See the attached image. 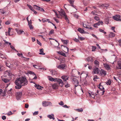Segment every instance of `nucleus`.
Here are the masks:
<instances>
[{"label": "nucleus", "mask_w": 121, "mask_h": 121, "mask_svg": "<svg viewBox=\"0 0 121 121\" xmlns=\"http://www.w3.org/2000/svg\"><path fill=\"white\" fill-rule=\"evenodd\" d=\"M103 23V22L102 21H101L99 22L98 23H97L96 24L99 26L100 25V24H102Z\"/></svg>", "instance_id": "36"}, {"label": "nucleus", "mask_w": 121, "mask_h": 121, "mask_svg": "<svg viewBox=\"0 0 121 121\" xmlns=\"http://www.w3.org/2000/svg\"><path fill=\"white\" fill-rule=\"evenodd\" d=\"M50 72L52 75H55L56 73V72L55 71H51Z\"/></svg>", "instance_id": "44"}, {"label": "nucleus", "mask_w": 121, "mask_h": 121, "mask_svg": "<svg viewBox=\"0 0 121 121\" xmlns=\"http://www.w3.org/2000/svg\"><path fill=\"white\" fill-rule=\"evenodd\" d=\"M88 95H89V96H91V95H97L95 94L94 93V92H91L90 91H89V92H88Z\"/></svg>", "instance_id": "25"}, {"label": "nucleus", "mask_w": 121, "mask_h": 121, "mask_svg": "<svg viewBox=\"0 0 121 121\" xmlns=\"http://www.w3.org/2000/svg\"><path fill=\"white\" fill-rule=\"evenodd\" d=\"M66 84H65V87L66 88H68L70 86V85L68 83V82L66 83Z\"/></svg>", "instance_id": "40"}, {"label": "nucleus", "mask_w": 121, "mask_h": 121, "mask_svg": "<svg viewBox=\"0 0 121 121\" xmlns=\"http://www.w3.org/2000/svg\"><path fill=\"white\" fill-rule=\"evenodd\" d=\"M61 40L62 41V42L64 43V44H66L67 43V40Z\"/></svg>", "instance_id": "53"}, {"label": "nucleus", "mask_w": 121, "mask_h": 121, "mask_svg": "<svg viewBox=\"0 0 121 121\" xmlns=\"http://www.w3.org/2000/svg\"><path fill=\"white\" fill-rule=\"evenodd\" d=\"M59 15H60V17L61 16L63 17H64L66 21L68 23L69 22V21L68 19V17L66 14V13L63 10H62L60 11H59Z\"/></svg>", "instance_id": "2"}, {"label": "nucleus", "mask_w": 121, "mask_h": 121, "mask_svg": "<svg viewBox=\"0 0 121 121\" xmlns=\"http://www.w3.org/2000/svg\"><path fill=\"white\" fill-rule=\"evenodd\" d=\"M16 30L18 34H20L22 33V32H24L23 31H21V30H18V29H16Z\"/></svg>", "instance_id": "24"}, {"label": "nucleus", "mask_w": 121, "mask_h": 121, "mask_svg": "<svg viewBox=\"0 0 121 121\" xmlns=\"http://www.w3.org/2000/svg\"><path fill=\"white\" fill-rule=\"evenodd\" d=\"M101 83H100L99 85V86H98V87L100 89L102 90H104V88L102 86H101Z\"/></svg>", "instance_id": "29"}, {"label": "nucleus", "mask_w": 121, "mask_h": 121, "mask_svg": "<svg viewBox=\"0 0 121 121\" xmlns=\"http://www.w3.org/2000/svg\"><path fill=\"white\" fill-rule=\"evenodd\" d=\"M96 49V48L95 46H92V51H94Z\"/></svg>", "instance_id": "39"}, {"label": "nucleus", "mask_w": 121, "mask_h": 121, "mask_svg": "<svg viewBox=\"0 0 121 121\" xmlns=\"http://www.w3.org/2000/svg\"><path fill=\"white\" fill-rule=\"evenodd\" d=\"M31 21V20H30ZM28 25L29 26L30 29H32L33 28V27L31 25V21L30 23H28Z\"/></svg>", "instance_id": "32"}, {"label": "nucleus", "mask_w": 121, "mask_h": 121, "mask_svg": "<svg viewBox=\"0 0 121 121\" xmlns=\"http://www.w3.org/2000/svg\"><path fill=\"white\" fill-rule=\"evenodd\" d=\"M78 31L82 33H84L85 31L82 29L80 28H78Z\"/></svg>", "instance_id": "23"}, {"label": "nucleus", "mask_w": 121, "mask_h": 121, "mask_svg": "<svg viewBox=\"0 0 121 121\" xmlns=\"http://www.w3.org/2000/svg\"><path fill=\"white\" fill-rule=\"evenodd\" d=\"M69 2L70 4H71V6L73 7H74V5L72 4L73 3L74 1V0H67Z\"/></svg>", "instance_id": "26"}, {"label": "nucleus", "mask_w": 121, "mask_h": 121, "mask_svg": "<svg viewBox=\"0 0 121 121\" xmlns=\"http://www.w3.org/2000/svg\"><path fill=\"white\" fill-rule=\"evenodd\" d=\"M98 26L96 24V23H95L94 24V25L93 26L94 27H98L97 26Z\"/></svg>", "instance_id": "63"}, {"label": "nucleus", "mask_w": 121, "mask_h": 121, "mask_svg": "<svg viewBox=\"0 0 121 121\" xmlns=\"http://www.w3.org/2000/svg\"><path fill=\"white\" fill-rule=\"evenodd\" d=\"M53 11L55 12V15L56 16V17L58 18H60V15H59L57 13H56V12L55 10H53Z\"/></svg>", "instance_id": "33"}, {"label": "nucleus", "mask_w": 121, "mask_h": 121, "mask_svg": "<svg viewBox=\"0 0 121 121\" xmlns=\"http://www.w3.org/2000/svg\"><path fill=\"white\" fill-rule=\"evenodd\" d=\"M49 20L46 19H42V20L43 22H46L48 21Z\"/></svg>", "instance_id": "50"}, {"label": "nucleus", "mask_w": 121, "mask_h": 121, "mask_svg": "<svg viewBox=\"0 0 121 121\" xmlns=\"http://www.w3.org/2000/svg\"><path fill=\"white\" fill-rule=\"evenodd\" d=\"M29 73L31 74H33V75H35V74L34 73L31 71H30L29 72Z\"/></svg>", "instance_id": "42"}, {"label": "nucleus", "mask_w": 121, "mask_h": 121, "mask_svg": "<svg viewBox=\"0 0 121 121\" xmlns=\"http://www.w3.org/2000/svg\"><path fill=\"white\" fill-rule=\"evenodd\" d=\"M69 76L66 75L63 76L61 77V78L63 80L64 82H66V80L69 79Z\"/></svg>", "instance_id": "12"}, {"label": "nucleus", "mask_w": 121, "mask_h": 121, "mask_svg": "<svg viewBox=\"0 0 121 121\" xmlns=\"http://www.w3.org/2000/svg\"><path fill=\"white\" fill-rule=\"evenodd\" d=\"M43 51L44 49L43 48L40 49L39 51L40 52V53H39V54L43 55H45V53L43 52Z\"/></svg>", "instance_id": "21"}, {"label": "nucleus", "mask_w": 121, "mask_h": 121, "mask_svg": "<svg viewBox=\"0 0 121 121\" xmlns=\"http://www.w3.org/2000/svg\"><path fill=\"white\" fill-rule=\"evenodd\" d=\"M11 32V29L10 28H9L8 29V32H7L6 33V35H10V33Z\"/></svg>", "instance_id": "30"}, {"label": "nucleus", "mask_w": 121, "mask_h": 121, "mask_svg": "<svg viewBox=\"0 0 121 121\" xmlns=\"http://www.w3.org/2000/svg\"><path fill=\"white\" fill-rule=\"evenodd\" d=\"M47 117L50 119H52L53 120L55 119L54 117V115L52 114L51 115H48Z\"/></svg>", "instance_id": "16"}, {"label": "nucleus", "mask_w": 121, "mask_h": 121, "mask_svg": "<svg viewBox=\"0 0 121 121\" xmlns=\"http://www.w3.org/2000/svg\"><path fill=\"white\" fill-rule=\"evenodd\" d=\"M87 61L88 62L91 61L92 62V57H88L86 59Z\"/></svg>", "instance_id": "27"}, {"label": "nucleus", "mask_w": 121, "mask_h": 121, "mask_svg": "<svg viewBox=\"0 0 121 121\" xmlns=\"http://www.w3.org/2000/svg\"><path fill=\"white\" fill-rule=\"evenodd\" d=\"M99 69L97 67H96L94 69L93 72L95 74H98L99 72Z\"/></svg>", "instance_id": "15"}, {"label": "nucleus", "mask_w": 121, "mask_h": 121, "mask_svg": "<svg viewBox=\"0 0 121 121\" xmlns=\"http://www.w3.org/2000/svg\"><path fill=\"white\" fill-rule=\"evenodd\" d=\"M78 112H82L83 111V110L82 108L78 109L77 110Z\"/></svg>", "instance_id": "49"}, {"label": "nucleus", "mask_w": 121, "mask_h": 121, "mask_svg": "<svg viewBox=\"0 0 121 121\" xmlns=\"http://www.w3.org/2000/svg\"><path fill=\"white\" fill-rule=\"evenodd\" d=\"M115 27L114 26L112 27L111 28V29L113 30V31L114 32H116L115 30H114V29H115Z\"/></svg>", "instance_id": "59"}, {"label": "nucleus", "mask_w": 121, "mask_h": 121, "mask_svg": "<svg viewBox=\"0 0 121 121\" xmlns=\"http://www.w3.org/2000/svg\"><path fill=\"white\" fill-rule=\"evenodd\" d=\"M56 78H52L50 76L49 78L48 79L49 80L51 81H54V82H56Z\"/></svg>", "instance_id": "19"}, {"label": "nucleus", "mask_w": 121, "mask_h": 121, "mask_svg": "<svg viewBox=\"0 0 121 121\" xmlns=\"http://www.w3.org/2000/svg\"><path fill=\"white\" fill-rule=\"evenodd\" d=\"M99 30L100 32L104 33V34H106V32H105V31H104V30H102L101 29H99Z\"/></svg>", "instance_id": "38"}, {"label": "nucleus", "mask_w": 121, "mask_h": 121, "mask_svg": "<svg viewBox=\"0 0 121 121\" xmlns=\"http://www.w3.org/2000/svg\"><path fill=\"white\" fill-rule=\"evenodd\" d=\"M39 113V112L38 111H35V112L33 113V115L34 116H35V115H37Z\"/></svg>", "instance_id": "45"}, {"label": "nucleus", "mask_w": 121, "mask_h": 121, "mask_svg": "<svg viewBox=\"0 0 121 121\" xmlns=\"http://www.w3.org/2000/svg\"><path fill=\"white\" fill-rule=\"evenodd\" d=\"M94 64L96 67H99V62L97 60H95L94 61Z\"/></svg>", "instance_id": "17"}, {"label": "nucleus", "mask_w": 121, "mask_h": 121, "mask_svg": "<svg viewBox=\"0 0 121 121\" xmlns=\"http://www.w3.org/2000/svg\"><path fill=\"white\" fill-rule=\"evenodd\" d=\"M111 81L110 80H108L106 82V83L108 85H110L111 84Z\"/></svg>", "instance_id": "34"}, {"label": "nucleus", "mask_w": 121, "mask_h": 121, "mask_svg": "<svg viewBox=\"0 0 121 121\" xmlns=\"http://www.w3.org/2000/svg\"><path fill=\"white\" fill-rule=\"evenodd\" d=\"M86 28L88 29L89 30H91L93 29L91 27H90L88 25H87L86 26Z\"/></svg>", "instance_id": "35"}, {"label": "nucleus", "mask_w": 121, "mask_h": 121, "mask_svg": "<svg viewBox=\"0 0 121 121\" xmlns=\"http://www.w3.org/2000/svg\"><path fill=\"white\" fill-rule=\"evenodd\" d=\"M13 114V113H12V112L11 111H10L7 113V114L9 116Z\"/></svg>", "instance_id": "52"}, {"label": "nucleus", "mask_w": 121, "mask_h": 121, "mask_svg": "<svg viewBox=\"0 0 121 121\" xmlns=\"http://www.w3.org/2000/svg\"><path fill=\"white\" fill-rule=\"evenodd\" d=\"M118 42L119 43L118 44L119 46L121 47V39H119L118 41Z\"/></svg>", "instance_id": "41"}, {"label": "nucleus", "mask_w": 121, "mask_h": 121, "mask_svg": "<svg viewBox=\"0 0 121 121\" xmlns=\"http://www.w3.org/2000/svg\"><path fill=\"white\" fill-rule=\"evenodd\" d=\"M56 81L57 82L58 84L60 86H62L64 84H65V82L64 83L62 80L60 79L56 78Z\"/></svg>", "instance_id": "3"}, {"label": "nucleus", "mask_w": 121, "mask_h": 121, "mask_svg": "<svg viewBox=\"0 0 121 121\" xmlns=\"http://www.w3.org/2000/svg\"><path fill=\"white\" fill-rule=\"evenodd\" d=\"M35 6L36 7V8H35L41 11L44 12V10L42 8L38 6L37 5H35Z\"/></svg>", "instance_id": "13"}, {"label": "nucleus", "mask_w": 121, "mask_h": 121, "mask_svg": "<svg viewBox=\"0 0 121 121\" xmlns=\"http://www.w3.org/2000/svg\"><path fill=\"white\" fill-rule=\"evenodd\" d=\"M120 17L121 16L120 15H117L113 16V18L115 20L117 21H121V20L120 19Z\"/></svg>", "instance_id": "5"}, {"label": "nucleus", "mask_w": 121, "mask_h": 121, "mask_svg": "<svg viewBox=\"0 0 121 121\" xmlns=\"http://www.w3.org/2000/svg\"><path fill=\"white\" fill-rule=\"evenodd\" d=\"M17 55L18 56H21L22 57H23V58H24V57H23V54H22V53H18L17 54Z\"/></svg>", "instance_id": "51"}, {"label": "nucleus", "mask_w": 121, "mask_h": 121, "mask_svg": "<svg viewBox=\"0 0 121 121\" xmlns=\"http://www.w3.org/2000/svg\"><path fill=\"white\" fill-rule=\"evenodd\" d=\"M100 71V75L104 76L106 75V72L104 70L101 69Z\"/></svg>", "instance_id": "9"}, {"label": "nucleus", "mask_w": 121, "mask_h": 121, "mask_svg": "<svg viewBox=\"0 0 121 121\" xmlns=\"http://www.w3.org/2000/svg\"><path fill=\"white\" fill-rule=\"evenodd\" d=\"M108 5H107V6L103 4V7L104 8H107V7H108Z\"/></svg>", "instance_id": "58"}, {"label": "nucleus", "mask_w": 121, "mask_h": 121, "mask_svg": "<svg viewBox=\"0 0 121 121\" xmlns=\"http://www.w3.org/2000/svg\"><path fill=\"white\" fill-rule=\"evenodd\" d=\"M2 80L5 83H8L9 81V80L7 78H2Z\"/></svg>", "instance_id": "22"}, {"label": "nucleus", "mask_w": 121, "mask_h": 121, "mask_svg": "<svg viewBox=\"0 0 121 121\" xmlns=\"http://www.w3.org/2000/svg\"><path fill=\"white\" fill-rule=\"evenodd\" d=\"M29 106V105L27 104H25V107L26 108H28Z\"/></svg>", "instance_id": "57"}, {"label": "nucleus", "mask_w": 121, "mask_h": 121, "mask_svg": "<svg viewBox=\"0 0 121 121\" xmlns=\"http://www.w3.org/2000/svg\"><path fill=\"white\" fill-rule=\"evenodd\" d=\"M37 43H38V44L40 45L41 46V43L38 40H37Z\"/></svg>", "instance_id": "64"}, {"label": "nucleus", "mask_w": 121, "mask_h": 121, "mask_svg": "<svg viewBox=\"0 0 121 121\" xmlns=\"http://www.w3.org/2000/svg\"><path fill=\"white\" fill-rule=\"evenodd\" d=\"M51 103L50 102L43 101L42 102L43 105L44 107H46L49 105L51 104Z\"/></svg>", "instance_id": "6"}, {"label": "nucleus", "mask_w": 121, "mask_h": 121, "mask_svg": "<svg viewBox=\"0 0 121 121\" xmlns=\"http://www.w3.org/2000/svg\"><path fill=\"white\" fill-rule=\"evenodd\" d=\"M57 52L58 53L64 56H66V54L65 53L62 52L57 51Z\"/></svg>", "instance_id": "20"}, {"label": "nucleus", "mask_w": 121, "mask_h": 121, "mask_svg": "<svg viewBox=\"0 0 121 121\" xmlns=\"http://www.w3.org/2000/svg\"><path fill=\"white\" fill-rule=\"evenodd\" d=\"M78 39H80L81 40H84V38L78 36Z\"/></svg>", "instance_id": "54"}, {"label": "nucleus", "mask_w": 121, "mask_h": 121, "mask_svg": "<svg viewBox=\"0 0 121 121\" xmlns=\"http://www.w3.org/2000/svg\"><path fill=\"white\" fill-rule=\"evenodd\" d=\"M2 118L3 120H4L6 119V117L5 116H2Z\"/></svg>", "instance_id": "61"}, {"label": "nucleus", "mask_w": 121, "mask_h": 121, "mask_svg": "<svg viewBox=\"0 0 121 121\" xmlns=\"http://www.w3.org/2000/svg\"><path fill=\"white\" fill-rule=\"evenodd\" d=\"M72 82L75 85V87H76L78 86L79 82L76 78H73Z\"/></svg>", "instance_id": "4"}, {"label": "nucleus", "mask_w": 121, "mask_h": 121, "mask_svg": "<svg viewBox=\"0 0 121 121\" xmlns=\"http://www.w3.org/2000/svg\"><path fill=\"white\" fill-rule=\"evenodd\" d=\"M33 66L34 67H35L36 69H38L39 68V67L37 65H33Z\"/></svg>", "instance_id": "47"}, {"label": "nucleus", "mask_w": 121, "mask_h": 121, "mask_svg": "<svg viewBox=\"0 0 121 121\" xmlns=\"http://www.w3.org/2000/svg\"><path fill=\"white\" fill-rule=\"evenodd\" d=\"M16 95L17 99V100L20 99L22 95V93L20 92H17L16 93Z\"/></svg>", "instance_id": "7"}, {"label": "nucleus", "mask_w": 121, "mask_h": 121, "mask_svg": "<svg viewBox=\"0 0 121 121\" xmlns=\"http://www.w3.org/2000/svg\"><path fill=\"white\" fill-rule=\"evenodd\" d=\"M5 93H3V90L0 89V95L4 96L5 95Z\"/></svg>", "instance_id": "28"}, {"label": "nucleus", "mask_w": 121, "mask_h": 121, "mask_svg": "<svg viewBox=\"0 0 121 121\" xmlns=\"http://www.w3.org/2000/svg\"><path fill=\"white\" fill-rule=\"evenodd\" d=\"M53 19L56 22L59 23V21L58 19H56L55 17L53 18Z\"/></svg>", "instance_id": "56"}, {"label": "nucleus", "mask_w": 121, "mask_h": 121, "mask_svg": "<svg viewBox=\"0 0 121 121\" xmlns=\"http://www.w3.org/2000/svg\"><path fill=\"white\" fill-rule=\"evenodd\" d=\"M52 86L53 89H57L58 88V85L57 84L55 83L52 84Z\"/></svg>", "instance_id": "14"}, {"label": "nucleus", "mask_w": 121, "mask_h": 121, "mask_svg": "<svg viewBox=\"0 0 121 121\" xmlns=\"http://www.w3.org/2000/svg\"><path fill=\"white\" fill-rule=\"evenodd\" d=\"M115 35L114 33L112 32H110L109 35V37L110 38H112L115 36Z\"/></svg>", "instance_id": "18"}, {"label": "nucleus", "mask_w": 121, "mask_h": 121, "mask_svg": "<svg viewBox=\"0 0 121 121\" xmlns=\"http://www.w3.org/2000/svg\"><path fill=\"white\" fill-rule=\"evenodd\" d=\"M74 40L76 42H79V40L78 39H76V38L74 39Z\"/></svg>", "instance_id": "55"}, {"label": "nucleus", "mask_w": 121, "mask_h": 121, "mask_svg": "<svg viewBox=\"0 0 121 121\" xmlns=\"http://www.w3.org/2000/svg\"><path fill=\"white\" fill-rule=\"evenodd\" d=\"M63 107L64 108H68L69 107V106L68 107L66 105H65L63 106Z\"/></svg>", "instance_id": "62"}, {"label": "nucleus", "mask_w": 121, "mask_h": 121, "mask_svg": "<svg viewBox=\"0 0 121 121\" xmlns=\"http://www.w3.org/2000/svg\"><path fill=\"white\" fill-rule=\"evenodd\" d=\"M96 95H91V96H89L90 97H91L92 98H93L94 99H96Z\"/></svg>", "instance_id": "43"}, {"label": "nucleus", "mask_w": 121, "mask_h": 121, "mask_svg": "<svg viewBox=\"0 0 121 121\" xmlns=\"http://www.w3.org/2000/svg\"><path fill=\"white\" fill-rule=\"evenodd\" d=\"M103 65L105 68L107 70H108L110 69V66L107 63H104Z\"/></svg>", "instance_id": "10"}, {"label": "nucleus", "mask_w": 121, "mask_h": 121, "mask_svg": "<svg viewBox=\"0 0 121 121\" xmlns=\"http://www.w3.org/2000/svg\"><path fill=\"white\" fill-rule=\"evenodd\" d=\"M118 65L119 67V69H121V61L118 62Z\"/></svg>", "instance_id": "31"}, {"label": "nucleus", "mask_w": 121, "mask_h": 121, "mask_svg": "<svg viewBox=\"0 0 121 121\" xmlns=\"http://www.w3.org/2000/svg\"><path fill=\"white\" fill-rule=\"evenodd\" d=\"M12 74L10 70L6 71L4 72V76H6L8 75L9 76H10Z\"/></svg>", "instance_id": "8"}, {"label": "nucleus", "mask_w": 121, "mask_h": 121, "mask_svg": "<svg viewBox=\"0 0 121 121\" xmlns=\"http://www.w3.org/2000/svg\"><path fill=\"white\" fill-rule=\"evenodd\" d=\"M65 64H62L58 66L57 68L60 69H64L65 67Z\"/></svg>", "instance_id": "11"}, {"label": "nucleus", "mask_w": 121, "mask_h": 121, "mask_svg": "<svg viewBox=\"0 0 121 121\" xmlns=\"http://www.w3.org/2000/svg\"><path fill=\"white\" fill-rule=\"evenodd\" d=\"M58 104L61 105H63L64 104V103L62 101H61Z\"/></svg>", "instance_id": "48"}, {"label": "nucleus", "mask_w": 121, "mask_h": 121, "mask_svg": "<svg viewBox=\"0 0 121 121\" xmlns=\"http://www.w3.org/2000/svg\"><path fill=\"white\" fill-rule=\"evenodd\" d=\"M94 19L95 20L97 21H98L99 20V17L97 16H95L94 17Z\"/></svg>", "instance_id": "37"}, {"label": "nucleus", "mask_w": 121, "mask_h": 121, "mask_svg": "<svg viewBox=\"0 0 121 121\" xmlns=\"http://www.w3.org/2000/svg\"><path fill=\"white\" fill-rule=\"evenodd\" d=\"M53 33V30H51L49 32V34H52Z\"/></svg>", "instance_id": "60"}, {"label": "nucleus", "mask_w": 121, "mask_h": 121, "mask_svg": "<svg viewBox=\"0 0 121 121\" xmlns=\"http://www.w3.org/2000/svg\"><path fill=\"white\" fill-rule=\"evenodd\" d=\"M16 85L15 88L16 89H20L22 86H25L28 84V81L25 77L17 78L15 81Z\"/></svg>", "instance_id": "1"}, {"label": "nucleus", "mask_w": 121, "mask_h": 121, "mask_svg": "<svg viewBox=\"0 0 121 121\" xmlns=\"http://www.w3.org/2000/svg\"><path fill=\"white\" fill-rule=\"evenodd\" d=\"M86 22H84L83 23V25L84 27L86 28V26H87V25H86Z\"/></svg>", "instance_id": "46"}]
</instances>
